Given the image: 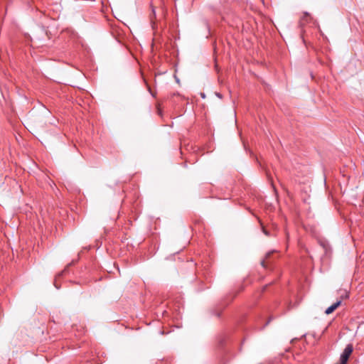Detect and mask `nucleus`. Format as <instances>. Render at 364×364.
<instances>
[{
    "label": "nucleus",
    "instance_id": "f257e3e1",
    "mask_svg": "<svg viewBox=\"0 0 364 364\" xmlns=\"http://www.w3.org/2000/svg\"><path fill=\"white\" fill-rule=\"evenodd\" d=\"M341 304V300H338L336 303L330 306L325 311L326 314H330L333 313L340 305Z\"/></svg>",
    "mask_w": 364,
    "mask_h": 364
},
{
    "label": "nucleus",
    "instance_id": "f03ea898",
    "mask_svg": "<svg viewBox=\"0 0 364 364\" xmlns=\"http://www.w3.org/2000/svg\"><path fill=\"white\" fill-rule=\"evenodd\" d=\"M338 294H340V299L338 300H343L348 298V292L346 289H340L338 291Z\"/></svg>",
    "mask_w": 364,
    "mask_h": 364
},
{
    "label": "nucleus",
    "instance_id": "7ed1b4c3",
    "mask_svg": "<svg viewBox=\"0 0 364 364\" xmlns=\"http://www.w3.org/2000/svg\"><path fill=\"white\" fill-rule=\"evenodd\" d=\"M272 252H268V253L267 254V255H266V258H265V259H264V260H262V265L264 267H266V262H267V259L269 258V257L270 256V255H271Z\"/></svg>",
    "mask_w": 364,
    "mask_h": 364
},
{
    "label": "nucleus",
    "instance_id": "20e7f679",
    "mask_svg": "<svg viewBox=\"0 0 364 364\" xmlns=\"http://www.w3.org/2000/svg\"><path fill=\"white\" fill-rule=\"evenodd\" d=\"M262 229L263 232H264L267 236H269V232L265 229V228H264L262 225Z\"/></svg>",
    "mask_w": 364,
    "mask_h": 364
},
{
    "label": "nucleus",
    "instance_id": "39448f33",
    "mask_svg": "<svg viewBox=\"0 0 364 364\" xmlns=\"http://www.w3.org/2000/svg\"><path fill=\"white\" fill-rule=\"evenodd\" d=\"M309 14L307 12H305L304 14L303 19H305L306 18L309 17Z\"/></svg>",
    "mask_w": 364,
    "mask_h": 364
},
{
    "label": "nucleus",
    "instance_id": "423d86ee",
    "mask_svg": "<svg viewBox=\"0 0 364 364\" xmlns=\"http://www.w3.org/2000/svg\"><path fill=\"white\" fill-rule=\"evenodd\" d=\"M152 13H153V15L155 16L156 14H155V10H154V9H152Z\"/></svg>",
    "mask_w": 364,
    "mask_h": 364
}]
</instances>
